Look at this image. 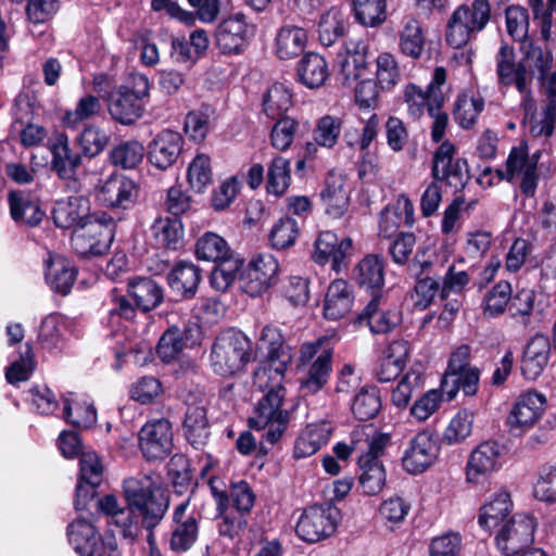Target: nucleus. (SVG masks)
<instances>
[{
    "mask_svg": "<svg viewBox=\"0 0 556 556\" xmlns=\"http://www.w3.org/2000/svg\"><path fill=\"white\" fill-rule=\"evenodd\" d=\"M123 493L127 507L117 514L114 525L123 539L134 543L142 527L152 530L161 522L168 509L169 500L162 488L160 476L154 472L125 479Z\"/></svg>",
    "mask_w": 556,
    "mask_h": 556,
    "instance_id": "f257e3e1",
    "label": "nucleus"
},
{
    "mask_svg": "<svg viewBox=\"0 0 556 556\" xmlns=\"http://www.w3.org/2000/svg\"><path fill=\"white\" fill-rule=\"evenodd\" d=\"M282 379L270 378L269 387L262 389L266 391L255 405L253 416L249 422L251 428L264 430L260 441V452L267 454L264 442L274 445L283 435L290 421L292 408L286 401L287 390L281 386Z\"/></svg>",
    "mask_w": 556,
    "mask_h": 556,
    "instance_id": "f03ea898",
    "label": "nucleus"
},
{
    "mask_svg": "<svg viewBox=\"0 0 556 556\" xmlns=\"http://www.w3.org/2000/svg\"><path fill=\"white\" fill-rule=\"evenodd\" d=\"M253 356V343L242 332L227 329L214 340L210 362L212 370L222 377H230L242 371Z\"/></svg>",
    "mask_w": 556,
    "mask_h": 556,
    "instance_id": "7ed1b4c3",
    "label": "nucleus"
},
{
    "mask_svg": "<svg viewBox=\"0 0 556 556\" xmlns=\"http://www.w3.org/2000/svg\"><path fill=\"white\" fill-rule=\"evenodd\" d=\"M332 357L333 349L326 339L301 346L298 367L302 370L299 379L302 396L314 395L325 388L332 372Z\"/></svg>",
    "mask_w": 556,
    "mask_h": 556,
    "instance_id": "20e7f679",
    "label": "nucleus"
},
{
    "mask_svg": "<svg viewBox=\"0 0 556 556\" xmlns=\"http://www.w3.org/2000/svg\"><path fill=\"white\" fill-rule=\"evenodd\" d=\"M491 17L489 0H473L471 5H459L448 18L445 40L454 49L464 48L471 38L483 30Z\"/></svg>",
    "mask_w": 556,
    "mask_h": 556,
    "instance_id": "39448f33",
    "label": "nucleus"
},
{
    "mask_svg": "<svg viewBox=\"0 0 556 556\" xmlns=\"http://www.w3.org/2000/svg\"><path fill=\"white\" fill-rule=\"evenodd\" d=\"M491 17L489 0H473L471 5H459L448 18L445 40L454 49L464 48L471 38L483 30Z\"/></svg>",
    "mask_w": 556,
    "mask_h": 556,
    "instance_id": "423d86ee",
    "label": "nucleus"
},
{
    "mask_svg": "<svg viewBox=\"0 0 556 556\" xmlns=\"http://www.w3.org/2000/svg\"><path fill=\"white\" fill-rule=\"evenodd\" d=\"M260 349L267 351L268 364L257 368L253 375V383L258 389L269 387L270 378L283 379L287 367L292 361L291 348L285 343L277 327L267 325L262 329L258 339Z\"/></svg>",
    "mask_w": 556,
    "mask_h": 556,
    "instance_id": "0eeeda50",
    "label": "nucleus"
},
{
    "mask_svg": "<svg viewBox=\"0 0 556 556\" xmlns=\"http://www.w3.org/2000/svg\"><path fill=\"white\" fill-rule=\"evenodd\" d=\"M114 223L105 214H93L87 222L76 228L72 235V245L84 256H99L104 254L113 241Z\"/></svg>",
    "mask_w": 556,
    "mask_h": 556,
    "instance_id": "6e6552de",
    "label": "nucleus"
},
{
    "mask_svg": "<svg viewBox=\"0 0 556 556\" xmlns=\"http://www.w3.org/2000/svg\"><path fill=\"white\" fill-rule=\"evenodd\" d=\"M70 544L80 556H121L117 542L112 533L102 536L86 519H75L67 526Z\"/></svg>",
    "mask_w": 556,
    "mask_h": 556,
    "instance_id": "1a4fd4ad",
    "label": "nucleus"
},
{
    "mask_svg": "<svg viewBox=\"0 0 556 556\" xmlns=\"http://www.w3.org/2000/svg\"><path fill=\"white\" fill-rule=\"evenodd\" d=\"M455 146L448 140L443 141L433 153L431 176L439 184L445 182L459 191L470 180V174L467 161L455 159Z\"/></svg>",
    "mask_w": 556,
    "mask_h": 556,
    "instance_id": "9d476101",
    "label": "nucleus"
},
{
    "mask_svg": "<svg viewBox=\"0 0 556 556\" xmlns=\"http://www.w3.org/2000/svg\"><path fill=\"white\" fill-rule=\"evenodd\" d=\"M496 75L498 84L505 87L515 86L522 94L526 111L533 108L530 99L531 76L528 73L527 65L522 62L516 63L514 47L502 42L495 56Z\"/></svg>",
    "mask_w": 556,
    "mask_h": 556,
    "instance_id": "9b49d317",
    "label": "nucleus"
},
{
    "mask_svg": "<svg viewBox=\"0 0 556 556\" xmlns=\"http://www.w3.org/2000/svg\"><path fill=\"white\" fill-rule=\"evenodd\" d=\"M338 510L329 505L305 508L295 526L296 535L313 544L331 536L337 530Z\"/></svg>",
    "mask_w": 556,
    "mask_h": 556,
    "instance_id": "f8f14e48",
    "label": "nucleus"
},
{
    "mask_svg": "<svg viewBox=\"0 0 556 556\" xmlns=\"http://www.w3.org/2000/svg\"><path fill=\"white\" fill-rule=\"evenodd\" d=\"M139 448L148 462L168 457L174 448L172 424L165 418L146 422L139 431Z\"/></svg>",
    "mask_w": 556,
    "mask_h": 556,
    "instance_id": "ddd939ff",
    "label": "nucleus"
},
{
    "mask_svg": "<svg viewBox=\"0 0 556 556\" xmlns=\"http://www.w3.org/2000/svg\"><path fill=\"white\" fill-rule=\"evenodd\" d=\"M255 34V26L242 12H236L224 18L215 34V42L223 54H239L249 45Z\"/></svg>",
    "mask_w": 556,
    "mask_h": 556,
    "instance_id": "4468645a",
    "label": "nucleus"
},
{
    "mask_svg": "<svg viewBox=\"0 0 556 556\" xmlns=\"http://www.w3.org/2000/svg\"><path fill=\"white\" fill-rule=\"evenodd\" d=\"M534 528L532 517L522 514L513 515L495 536L498 549L506 556L523 552L533 543Z\"/></svg>",
    "mask_w": 556,
    "mask_h": 556,
    "instance_id": "2eb2a0df",
    "label": "nucleus"
},
{
    "mask_svg": "<svg viewBox=\"0 0 556 556\" xmlns=\"http://www.w3.org/2000/svg\"><path fill=\"white\" fill-rule=\"evenodd\" d=\"M279 264L271 254L253 257L240 279V288L250 296L268 291L278 280Z\"/></svg>",
    "mask_w": 556,
    "mask_h": 556,
    "instance_id": "dca6fc26",
    "label": "nucleus"
},
{
    "mask_svg": "<svg viewBox=\"0 0 556 556\" xmlns=\"http://www.w3.org/2000/svg\"><path fill=\"white\" fill-rule=\"evenodd\" d=\"M200 515L190 508V497L178 504L173 511V530L168 541L176 554L191 549L199 536Z\"/></svg>",
    "mask_w": 556,
    "mask_h": 556,
    "instance_id": "f3484780",
    "label": "nucleus"
},
{
    "mask_svg": "<svg viewBox=\"0 0 556 556\" xmlns=\"http://www.w3.org/2000/svg\"><path fill=\"white\" fill-rule=\"evenodd\" d=\"M416 247V236L413 232L401 231L390 242L388 253L394 264L407 266L410 276L417 277L422 273L428 271L432 263L425 260V253L417 251L414 253Z\"/></svg>",
    "mask_w": 556,
    "mask_h": 556,
    "instance_id": "a211bd4d",
    "label": "nucleus"
},
{
    "mask_svg": "<svg viewBox=\"0 0 556 556\" xmlns=\"http://www.w3.org/2000/svg\"><path fill=\"white\" fill-rule=\"evenodd\" d=\"M137 186L130 178L113 174L108 177L99 187L98 200L103 205L112 208L127 210L136 201Z\"/></svg>",
    "mask_w": 556,
    "mask_h": 556,
    "instance_id": "6ab92c4d",
    "label": "nucleus"
},
{
    "mask_svg": "<svg viewBox=\"0 0 556 556\" xmlns=\"http://www.w3.org/2000/svg\"><path fill=\"white\" fill-rule=\"evenodd\" d=\"M500 445L495 441L479 444L470 454L466 466V480L469 483H482L500 467Z\"/></svg>",
    "mask_w": 556,
    "mask_h": 556,
    "instance_id": "aec40b11",
    "label": "nucleus"
},
{
    "mask_svg": "<svg viewBox=\"0 0 556 556\" xmlns=\"http://www.w3.org/2000/svg\"><path fill=\"white\" fill-rule=\"evenodd\" d=\"M355 323L367 325L372 333H388L401 323V313L388 307L381 294L374 295Z\"/></svg>",
    "mask_w": 556,
    "mask_h": 556,
    "instance_id": "412c9836",
    "label": "nucleus"
},
{
    "mask_svg": "<svg viewBox=\"0 0 556 556\" xmlns=\"http://www.w3.org/2000/svg\"><path fill=\"white\" fill-rule=\"evenodd\" d=\"M545 396L535 391L522 393L514 404L507 425L511 431H523L533 426L545 409Z\"/></svg>",
    "mask_w": 556,
    "mask_h": 556,
    "instance_id": "4be33fe9",
    "label": "nucleus"
},
{
    "mask_svg": "<svg viewBox=\"0 0 556 556\" xmlns=\"http://www.w3.org/2000/svg\"><path fill=\"white\" fill-rule=\"evenodd\" d=\"M439 453V446L428 432L417 433L405 451L402 462L409 473H420L433 464Z\"/></svg>",
    "mask_w": 556,
    "mask_h": 556,
    "instance_id": "5701e85b",
    "label": "nucleus"
},
{
    "mask_svg": "<svg viewBox=\"0 0 556 556\" xmlns=\"http://www.w3.org/2000/svg\"><path fill=\"white\" fill-rule=\"evenodd\" d=\"M368 45L359 38H351L344 42L343 50L338 54V64L344 84L358 79L367 68Z\"/></svg>",
    "mask_w": 556,
    "mask_h": 556,
    "instance_id": "b1692460",
    "label": "nucleus"
},
{
    "mask_svg": "<svg viewBox=\"0 0 556 556\" xmlns=\"http://www.w3.org/2000/svg\"><path fill=\"white\" fill-rule=\"evenodd\" d=\"M182 143L179 132L169 129L161 131L149 146L150 163L160 169H167L181 153Z\"/></svg>",
    "mask_w": 556,
    "mask_h": 556,
    "instance_id": "393cba45",
    "label": "nucleus"
},
{
    "mask_svg": "<svg viewBox=\"0 0 556 556\" xmlns=\"http://www.w3.org/2000/svg\"><path fill=\"white\" fill-rule=\"evenodd\" d=\"M93 214H90L89 200L80 195H72L55 202L52 218L56 227L63 229L78 228Z\"/></svg>",
    "mask_w": 556,
    "mask_h": 556,
    "instance_id": "a878e982",
    "label": "nucleus"
},
{
    "mask_svg": "<svg viewBox=\"0 0 556 556\" xmlns=\"http://www.w3.org/2000/svg\"><path fill=\"white\" fill-rule=\"evenodd\" d=\"M352 239L343 238L341 241L332 231H321L315 241L314 261L318 264H325L329 261L332 268L339 270L345 257L352 251Z\"/></svg>",
    "mask_w": 556,
    "mask_h": 556,
    "instance_id": "bb28decb",
    "label": "nucleus"
},
{
    "mask_svg": "<svg viewBox=\"0 0 556 556\" xmlns=\"http://www.w3.org/2000/svg\"><path fill=\"white\" fill-rule=\"evenodd\" d=\"M414 205L405 194H400L394 204L388 205L380 214L379 233L383 238L395 237L402 225H414Z\"/></svg>",
    "mask_w": 556,
    "mask_h": 556,
    "instance_id": "cd10ccee",
    "label": "nucleus"
},
{
    "mask_svg": "<svg viewBox=\"0 0 556 556\" xmlns=\"http://www.w3.org/2000/svg\"><path fill=\"white\" fill-rule=\"evenodd\" d=\"M551 355V342L544 334H535L527 343L522 358L521 372L528 380H535L546 367Z\"/></svg>",
    "mask_w": 556,
    "mask_h": 556,
    "instance_id": "c85d7f7f",
    "label": "nucleus"
},
{
    "mask_svg": "<svg viewBox=\"0 0 556 556\" xmlns=\"http://www.w3.org/2000/svg\"><path fill=\"white\" fill-rule=\"evenodd\" d=\"M187 441L197 450L203 447L210 438V424L206 407L202 401L187 406L182 421Z\"/></svg>",
    "mask_w": 556,
    "mask_h": 556,
    "instance_id": "c756f323",
    "label": "nucleus"
},
{
    "mask_svg": "<svg viewBox=\"0 0 556 556\" xmlns=\"http://www.w3.org/2000/svg\"><path fill=\"white\" fill-rule=\"evenodd\" d=\"M320 199L327 215L332 218L342 217L350 203V192L345 188L344 177L333 172L329 173Z\"/></svg>",
    "mask_w": 556,
    "mask_h": 556,
    "instance_id": "7c9ffc66",
    "label": "nucleus"
},
{
    "mask_svg": "<svg viewBox=\"0 0 556 556\" xmlns=\"http://www.w3.org/2000/svg\"><path fill=\"white\" fill-rule=\"evenodd\" d=\"M201 280V269L188 261L178 262L167 274L169 288L184 299H191L195 295Z\"/></svg>",
    "mask_w": 556,
    "mask_h": 556,
    "instance_id": "2f4dec72",
    "label": "nucleus"
},
{
    "mask_svg": "<svg viewBox=\"0 0 556 556\" xmlns=\"http://www.w3.org/2000/svg\"><path fill=\"white\" fill-rule=\"evenodd\" d=\"M513 502L506 491L493 494L490 500L481 506L478 516L479 526L485 531H492L502 527L511 516Z\"/></svg>",
    "mask_w": 556,
    "mask_h": 556,
    "instance_id": "473e14b6",
    "label": "nucleus"
},
{
    "mask_svg": "<svg viewBox=\"0 0 556 556\" xmlns=\"http://www.w3.org/2000/svg\"><path fill=\"white\" fill-rule=\"evenodd\" d=\"M108 108L112 118L123 125L135 123L143 113L142 102L127 89L118 87L111 91Z\"/></svg>",
    "mask_w": 556,
    "mask_h": 556,
    "instance_id": "72a5a7b5",
    "label": "nucleus"
},
{
    "mask_svg": "<svg viewBox=\"0 0 556 556\" xmlns=\"http://www.w3.org/2000/svg\"><path fill=\"white\" fill-rule=\"evenodd\" d=\"M357 285L378 295L384 286V260L377 254H368L362 258L353 270Z\"/></svg>",
    "mask_w": 556,
    "mask_h": 556,
    "instance_id": "f704fd0d",
    "label": "nucleus"
},
{
    "mask_svg": "<svg viewBox=\"0 0 556 556\" xmlns=\"http://www.w3.org/2000/svg\"><path fill=\"white\" fill-rule=\"evenodd\" d=\"M548 104L544 110L543 117L531 123L530 132L534 137L548 138L554 134L556 127V72H547L544 77H540Z\"/></svg>",
    "mask_w": 556,
    "mask_h": 556,
    "instance_id": "c9c22d12",
    "label": "nucleus"
},
{
    "mask_svg": "<svg viewBox=\"0 0 556 556\" xmlns=\"http://www.w3.org/2000/svg\"><path fill=\"white\" fill-rule=\"evenodd\" d=\"M353 301L352 289L345 280L337 279L332 281L325 296V317L332 320L344 317L352 309Z\"/></svg>",
    "mask_w": 556,
    "mask_h": 556,
    "instance_id": "e433bc0d",
    "label": "nucleus"
},
{
    "mask_svg": "<svg viewBox=\"0 0 556 556\" xmlns=\"http://www.w3.org/2000/svg\"><path fill=\"white\" fill-rule=\"evenodd\" d=\"M332 433V426L329 421L311 424L301 432L294 444V457L305 458L321 448Z\"/></svg>",
    "mask_w": 556,
    "mask_h": 556,
    "instance_id": "4c0bfd02",
    "label": "nucleus"
},
{
    "mask_svg": "<svg viewBox=\"0 0 556 556\" xmlns=\"http://www.w3.org/2000/svg\"><path fill=\"white\" fill-rule=\"evenodd\" d=\"M306 45L305 29L295 25H283L275 38V53L280 60H292L301 55Z\"/></svg>",
    "mask_w": 556,
    "mask_h": 556,
    "instance_id": "58836bf2",
    "label": "nucleus"
},
{
    "mask_svg": "<svg viewBox=\"0 0 556 556\" xmlns=\"http://www.w3.org/2000/svg\"><path fill=\"white\" fill-rule=\"evenodd\" d=\"M151 233L159 248L177 251L184 245V226L176 217H157L151 226Z\"/></svg>",
    "mask_w": 556,
    "mask_h": 556,
    "instance_id": "ea45409f",
    "label": "nucleus"
},
{
    "mask_svg": "<svg viewBox=\"0 0 556 556\" xmlns=\"http://www.w3.org/2000/svg\"><path fill=\"white\" fill-rule=\"evenodd\" d=\"M127 291L142 312L154 309L163 301L162 288L149 277L129 279Z\"/></svg>",
    "mask_w": 556,
    "mask_h": 556,
    "instance_id": "a19ab883",
    "label": "nucleus"
},
{
    "mask_svg": "<svg viewBox=\"0 0 556 556\" xmlns=\"http://www.w3.org/2000/svg\"><path fill=\"white\" fill-rule=\"evenodd\" d=\"M358 124L361 127L351 125L344 130L343 140L349 147L366 152L379 135L380 118L371 113L367 118L361 117Z\"/></svg>",
    "mask_w": 556,
    "mask_h": 556,
    "instance_id": "79ce46f5",
    "label": "nucleus"
},
{
    "mask_svg": "<svg viewBox=\"0 0 556 556\" xmlns=\"http://www.w3.org/2000/svg\"><path fill=\"white\" fill-rule=\"evenodd\" d=\"M52 153V169L62 179H70L74 177L76 170L80 166L81 156L79 153L74 152L68 143L66 136H60L51 147Z\"/></svg>",
    "mask_w": 556,
    "mask_h": 556,
    "instance_id": "37998d69",
    "label": "nucleus"
},
{
    "mask_svg": "<svg viewBox=\"0 0 556 556\" xmlns=\"http://www.w3.org/2000/svg\"><path fill=\"white\" fill-rule=\"evenodd\" d=\"M76 279V270L62 256H53L47 263L46 280L50 288L63 295L70 293Z\"/></svg>",
    "mask_w": 556,
    "mask_h": 556,
    "instance_id": "c03bdc74",
    "label": "nucleus"
},
{
    "mask_svg": "<svg viewBox=\"0 0 556 556\" xmlns=\"http://www.w3.org/2000/svg\"><path fill=\"white\" fill-rule=\"evenodd\" d=\"M328 76V64L318 53H306L299 62V80L309 89L323 86Z\"/></svg>",
    "mask_w": 556,
    "mask_h": 556,
    "instance_id": "a18cd8bd",
    "label": "nucleus"
},
{
    "mask_svg": "<svg viewBox=\"0 0 556 556\" xmlns=\"http://www.w3.org/2000/svg\"><path fill=\"white\" fill-rule=\"evenodd\" d=\"M425 35L421 24L415 17H407L399 31V48L402 54L413 60L421 58L425 51Z\"/></svg>",
    "mask_w": 556,
    "mask_h": 556,
    "instance_id": "49530a36",
    "label": "nucleus"
},
{
    "mask_svg": "<svg viewBox=\"0 0 556 556\" xmlns=\"http://www.w3.org/2000/svg\"><path fill=\"white\" fill-rule=\"evenodd\" d=\"M358 482L364 494L376 495L386 484V471L381 460H374L367 456L358 457Z\"/></svg>",
    "mask_w": 556,
    "mask_h": 556,
    "instance_id": "de8ad7c7",
    "label": "nucleus"
},
{
    "mask_svg": "<svg viewBox=\"0 0 556 556\" xmlns=\"http://www.w3.org/2000/svg\"><path fill=\"white\" fill-rule=\"evenodd\" d=\"M214 495L218 501V518L220 519L218 522L219 535L230 540L239 538L248 527L245 516L226 510L228 497L225 492H217L214 490Z\"/></svg>",
    "mask_w": 556,
    "mask_h": 556,
    "instance_id": "09e8293b",
    "label": "nucleus"
},
{
    "mask_svg": "<svg viewBox=\"0 0 556 556\" xmlns=\"http://www.w3.org/2000/svg\"><path fill=\"white\" fill-rule=\"evenodd\" d=\"M12 218L20 224L37 226L43 216L39 205L26 198L22 191H11L8 195Z\"/></svg>",
    "mask_w": 556,
    "mask_h": 556,
    "instance_id": "8fccbe9b",
    "label": "nucleus"
},
{
    "mask_svg": "<svg viewBox=\"0 0 556 556\" xmlns=\"http://www.w3.org/2000/svg\"><path fill=\"white\" fill-rule=\"evenodd\" d=\"M346 29V18L339 8H330L325 12L318 23V37L321 45L332 46L342 38Z\"/></svg>",
    "mask_w": 556,
    "mask_h": 556,
    "instance_id": "3c124183",
    "label": "nucleus"
},
{
    "mask_svg": "<svg viewBox=\"0 0 556 556\" xmlns=\"http://www.w3.org/2000/svg\"><path fill=\"white\" fill-rule=\"evenodd\" d=\"M484 109V100L470 91H465L457 97L454 104V118L463 128H470L477 122L479 114Z\"/></svg>",
    "mask_w": 556,
    "mask_h": 556,
    "instance_id": "603ef678",
    "label": "nucleus"
},
{
    "mask_svg": "<svg viewBox=\"0 0 556 556\" xmlns=\"http://www.w3.org/2000/svg\"><path fill=\"white\" fill-rule=\"evenodd\" d=\"M230 248L226 240L214 232H206L195 243V254L199 260L224 262L230 260Z\"/></svg>",
    "mask_w": 556,
    "mask_h": 556,
    "instance_id": "864d4df0",
    "label": "nucleus"
},
{
    "mask_svg": "<svg viewBox=\"0 0 556 556\" xmlns=\"http://www.w3.org/2000/svg\"><path fill=\"white\" fill-rule=\"evenodd\" d=\"M292 105V96L282 84H274L267 90L263 100L264 113L270 119L285 118V113Z\"/></svg>",
    "mask_w": 556,
    "mask_h": 556,
    "instance_id": "5fc2aeb1",
    "label": "nucleus"
},
{
    "mask_svg": "<svg viewBox=\"0 0 556 556\" xmlns=\"http://www.w3.org/2000/svg\"><path fill=\"white\" fill-rule=\"evenodd\" d=\"M528 167L535 169V163L528 160V146L525 143L514 147L506 160V168L497 169L496 174L501 180L513 182L515 178H520L525 175Z\"/></svg>",
    "mask_w": 556,
    "mask_h": 556,
    "instance_id": "6e6d98bb",
    "label": "nucleus"
},
{
    "mask_svg": "<svg viewBox=\"0 0 556 556\" xmlns=\"http://www.w3.org/2000/svg\"><path fill=\"white\" fill-rule=\"evenodd\" d=\"M381 409V399L376 387H364L355 395L352 412L359 420L375 418Z\"/></svg>",
    "mask_w": 556,
    "mask_h": 556,
    "instance_id": "4d7b16f0",
    "label": "nucleus"
},
{
    "mask_svg": "<svg viewBox=\"0 0 556 556\" xmlns=\"http://www.w3.org/2000/svg\"><path fill=\"white\" fill-rule=\"evenodd\" d=\"M111 163L124 169L135 168L144 156V147L137 140L124 141L110 151Z\"/></svg>",
    "mask_w": 556,
    "mask_h": 556,
    "instance_id": "13d9d810",
    "label": "nucleus"
},
{
    "mask_svg": "<svg viewBox=\"0 0 556 556\" xmlns=\"http://www.w3.org/2000/svg\"><path fill=\"white\" fill-rule=\"evenodd\" d=\"M353 11L362 25L375 27L387 18V0H353Z\"/></svg>",
    "mask_w": 556,
    "mask_h": 556,
    "instance_id": "bf43d9fd",
    "label": "nucleus"
},
{
    "mask_svg": "<svg viewBox=\"0 0 556 556\" xmlns=\"http://www.w3.org/2000/svg\"><path fill=\"white\" fill-rule=\"evenodd\" d=\"M480 370L477 367H469L453 375H445L443 387L446 388L450 383L453 386L452 390L446 391L448 399H453L459 390H462L466 396H473L478 392Z\"/></svg>",
    "mask_w": 556,
    "mask_h": 556,
    "instance_id": "052dcab7",
    "label": "nucleus"
},
{
    "mask_svg": "<svg viewBox=\"0 0 556 556\" xmlns=\"http://www.w3.org/2000/svg\"><path fill=\"white\" fill-rule=\"evenodd\" d=\"M110 142V136L100 127L89 125L76 138L83 155L94 157L102 153Z\"/></svg>",
    "mask_w": 556,
    "mask_h": 556,
    "instance_id": "680f3d73",
    "label": "nucleus"
},
{
    "mask_svg": "<svg viewBox=\"0 0 556 556\" xmlns=\"http://www.w3.org/2000/svg\"><path fill=\"white\" fill-rule=\"evenodd\" d=\"M212 113L210 106H202L187 114L184 130L191 140L201 142L206 138L212 126Z\"/></svg>",
    "mask_w": 556,
    "mask_h": 556,
    "instance_id": "e2e57ef3",
    "label": "nucleus"
},
{
    "mask_svg": "<svg viewBox=\"0 0 556 556\" xmlns=\"http://www.w3.org/2000/svg\"><path fill=\"white\" fill-rule=\"evenodd\" d=\"M401 80V71L395 56L381 52L376 59V81L382 90H391Z\"/></svg>",
    "mask_w": 556,
    "mask_h": 556,
    "instance_id": "0e129e2a",
    "label": "nucleus"
},
{
    "mask_svg": "<svg viewBox=\"0 0 556 556\" xmlns=\"http://www.w3.org/2000/svg\"><path fill=\"white\" fill-rule=\"evenodd\" d=\"M291 173L289 160L277 156L273 159L267 170V191L275 195H281L290 185Z\"/></svg>",
    "mask_w": 556,
    "mask_h": 556,
    "instance_id": "69168bd1",
    "label": "nucleus"
},
{
    "mask_svg": "<svg viewBox=\"0 0 556 556\" xmlns=\"http://www.w3.org/2000/svg\"><path fill=\"white\" fill-rule=\"evenodd\" d=\"M422 375L418 369L408 370L392 390L391 402L397 408L408 405L414 392L422 388Z\"/></svg>",
    "mask_w": 556,
    "mask_h": 556,
    "instance_id": "338daca9",
    "label": "nucleus"
},
{
    "mask_svg": "<svg viewBox=\"0 0 556 556\" xmlns=\"http://www.w3.org/2000/svg\"><path fill=\"white\" fill-rule=\"evenodd\" d=\"M520 50L531 72L536 71L540 77H544L553 64L552 52L547 48L535 45L532 40H525Z\"/></svg>",
    "mask_w": 556,
    "mask_h": 556,
    "instance_id": "774afa93",
    "label": "nucleus"
}]
</instances>
